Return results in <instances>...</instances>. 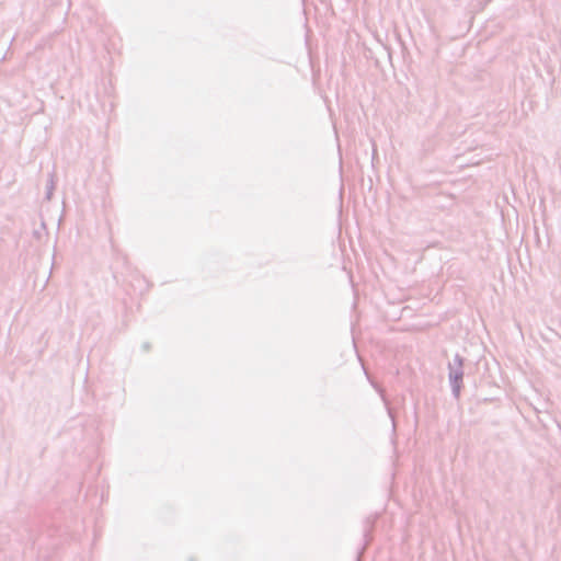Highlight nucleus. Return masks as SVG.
<instances>
[{
    "label": "nucleus",
    "mask_w": 561,
    "mask_h": 561,
    "mask_svg": "<svg viewBox=\"0 0 561 561\" xmlns=\"http://www.w3.org/2000/svg\"><path fill=\"white\" fill-rule=\"evenodd\" d=\"M366 524H367V525H366V528H365V530H364V535H365V537L367 538V537H368L369 531L371 530L373 524H371V522H369V520H367V522H366Z\"/></svg>",
    "instance_id": "nucleus-3"
},
{
    "label": "nucleus",
    "mask_w": 561,
    "mask_h": 561,
    "mask_svg": "<svg viewBox=\"0 0 561 561\" xmlns=\"http://www.w3.org/2000/svg\"><path fill=\"white\" fill-rule=\"evenodd\" d=\"M381 398H382V400H383L385 404L387 405V410H388L389 416L393 420L392 411H391V409H390V408H388V403H387V400H386L385 396H383V394H381Z\"/></svg>",
    "instance_id": "nucleus-4"
},
{
    "label": "nucleus",
    "mask_w": 561,
    "mask_h": 561,
    "mask_svg": "<svg viewBox=\"0 0 561 561\" xmlns=\"http://www.w3.org/2000/svg\"><path fill=\"white\" fill-rule=\"evenodd\" d=\"M142 347H144L145 350H148V348H149V344H148V343H145V344L142 345Z\"/></svg>",
    "instance_id": "nucleus-5"
},
{
    "label": "nucleus",
    "mask_w": 561,
    "mask_h": 561,
    "mask_svg": "<svg viewBox=\"0 0 561 561\" xmlns=\"http://www.w3.org/2000/svg\"><path fill=\"white\" fill-rule=\"evenodd\" d=\"M53 188H54V183H53V179H51V180H50V185L47 187V192H46V197H47L48 199H50V197H51Z\"/></svg>",
    "instance_id": "nucleus-2"
},
{
    "label": "nucleus",
    "mask_w": 561,
    "mask_h": 561,
    "mask_svg": "<svg viewBox=\"0 0 561 561\" xmlns=\"http://www.w3.org/2000/svg\"><path fill=\"white\" fill-rule=\"evenodd\" d=\"M463 362L465 358L456 354L454 359L448 363V380L455 399H459L463 386Z\"/></svg>",
    "instance_id": "nucleus-1"
}]
</instances>
